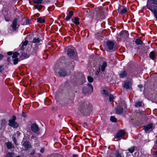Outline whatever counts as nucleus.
Instances as JSON below:
<instances>
[{
	"label": "nucleus",
	"mask_w": 157,
	"mask_h": 157,
	"mask_svg": "<svg viewBox=\"0 0 157 157\" xmlns=\"http://www.w3.org/2000/svg\"><path fill=\"white\" fill-rule=\"evenodd\" d=\"M3 58V56L2 54H0V60L2 59Z\"/></svg>",
	"instance_id": "5fc2aeb1"
},
{
	"label": "nucleus",
	"mask_w": 157,
	"mask_h": 157,
	"mask_svg": "<svg viewBox=\"0 0 157 157\" xmlns=\"http://www.w3.org/2000/svg\"><path fill=\"white\" fill-rule=\"evenodd\" d=\"M125 134V132L124 130H121L117 132L115 138L121 140L124 136Z\"/></svg>",
	"instance_id": "423d86ee"
},
{
	"label": "nucleus",
	"mask_w": 157,
	"mask_h": 157,
	"mask_svg": "<svg viewBox=\"0 0 157 157\" xmlns=\"http://www.w3.org/2000/svg\"><path fill=\"white\" fill-rule=\"evenodd\" d=\"M92 106V105L88 102L84 103L81 106V107H91Z\"/></svg>",
	"instance_id": "4be33fe9"
},
{
	"label": "nucleus",
	"mask_w": 157,
	"mask_h": 157,
	"mask_svg": "<svg viewBox=\"0 0 157 157\" xmlns=\"http://www.w3.org/2000/svg\"><path fill=\"white\" fill-rule=\"evenodd\" d=\"M114 46V43L111 41H108L107 43V48L109 50H112L113 49Z\"/></svg>",
	"instance_id": "ddd939ff"
},
{
	"label": "nucleus",
	"mask_w": 157,
	"mask_h": 157,
	"mask_svg": "<svg viewBox=\"0 0 157 157\" xmlns=\"http://www.w3.org/2000/svg\"><path fill=\"white\" fill-rule=\"evenodd\" d=\"M107 66V63L106 62H104L101 66V71H104L105 68Z\"/></svg>",
	"instance_id": "a878e982"
},
{
	"label": "nucleus",
	"mask_w": 157,
	"mask_h": 157,
	"mask_svg": "<svg viewBox=\"0 0 157 157\" xmlns=\"http://www.w3.org/2000/svg\"><path fill=\"white\" fill-rule=\"evenodd\" d=\"M91 109H78L77 114L80 116H86L90 115L91 111Z\"/></svg>",
	"instance_id": "f257e3e1"
},
{
	"label": "nucleus",
	"mask_w": 157,
	"mask_h": 157,
	"mask_svg": "<svg viewBox=\"0 0 157 157\" xmlns=\"http://www.w3.org/2000/svg\"><path fill=\"white\" fill-rule=\"evenodd\" d=\"M36 9H38L39 10L41 9L42 6L40 5H37L35 6Z\"/></svg>",
	"instance_id": "a19ab883"
},
{
	"label": "nucleus",
	"mask_w": 157,
	"mask_h": 157,
	"mask_svg": "<svg viewBox=\"0 0 157 157\" xmlns=\"http://www.w3.org/2000/svg\"><path fill=\"white\" fill-rule=\"evenodd\" d=\"M120 107H121V108H124L126 107V105L124 103H123L122 105H120Z\"/></svg>",
	"instance_id": "de8ad7c7"
},
{
	"label": "nucleus",
	"mask_w": 157,
	"mask_h": 157,
	"mask_svg": "<svg viewBox=\"0 0 157 157\" xmlns=\"http://www.w3.org/2000/svg\"><path fill=\"white\" fill-rule=\"evenodd\" d=\"M30 128L31 131L33 132H36L39 130V127L38 125L35 123L32 124Z\"/></svg>",
	"instance_id": "1a4fd4ad"
},
{
	"label": "nucleus",
	"mask_w": 157,
	"mask_h": 157,
	"mask_svg": "<svg viewBox=\"0 0 157 157\" xmlns=\"http://www.w3.org/2000/svg\"><path fill=\"white\" fill-rule=\"evenodd\" d=\"M138 87L140 88V89H141V88H143V86L142 85H139L138 86Z\"/></svg>",
	"instance_id": "6e6d98bb"
},
{
	"label": "nucleus",
	"mask_w": 157,
	"mask_h": 157,
	"mask_svg": "<svg viewBox=\"0 0 157 157\" xmlns=\"http://www.w3.org/2000/svg\"><path fill=\"white\" fill-rule=\"evenodd\" d=\"M52 110H53L54 109L52 108Z\"/></svg>",
	"instance_id": "338daca9"
},
{
	"label": "nucleus",
	"mask_w": 157,
	"mask_h": 157,
	"mask_svg": "<svg viewBox=\"0 0 157 157\" xmlns=\"http://www.w3.org/2000/svg\"><path fill=\"white\" fill-rule=\"evenodd\" d=\"M5 144L8 149H11L14 147V145L12 144V143L10 142L9 141L6 143Z\"/></svg>",
	"instance_id": "dca6fc26"
},
{
	"label": "nucleus",
	"mask_w": 157,
	"mask_h": 157,
	"mask_svg": "<svg viewBox=\"0 0 157 157\" xmlns=\"http://www.w3.org/2000/svg\"><path fill=\"white\" fill-rule=\"evenodd\" d=\"M67 55L69 56H72L75 54V52L72 49H68L67 52Z\"/></svg>",
	"instance_id": "f3484780"
},
{
	"label": "nucleus",
	"mask_w": 157,
	"mask_h": 157,
	"mask_svg": "<svg viewBox=\"0 0 157 157\" xmlns=\"http://www.w3.org/2000/svg\"><path fill=\"white\" fill-rule=\"evenodd\" d=\"M155 143L157 144V139L155 141Z\"/></svg>",
	"instance_id": "052dcab7"
},
{
	"label": "nucleus",
	"mask_w": 157,
	"mask_h": 157,
	"mask_svg": "<svg viewBox=\"0 0 157 157\" xmlns=\"http://www.w3.org/2000/svg\"><path fill=\"white\" fill-rule=\"evenodd\" d=\"M155 125L152 123H150L147 125H144V130L145 132L148 131H152L154 128Z\"/></svg>",
	"instance_id": "39448f33"
},
{
	"label": "nucleus",
	"mask_w": 157,
	"mask_h": 157,
	"mask_svg": "<svg viewBox=\"0 0 157 157\" xmlns=\"http://www.w3.org/2000/svg\"><path fill=\"white\" fill-rule=\"evenodd\" d=\"M72 157H78V155L76 154L73 155Z\"/></svg>",
	"instance_id": "864d4df0"
},
{
	"label": "nucleus",
	"mask_w": 157,
	"mask_h": 157,
	"mask_svg": "<svg viewBox=\"0 0 157 157\" xmlns=\"http://www.w3.org/2000/svg\"><path fill=\"white\" fill-rule=\"evenodd\" d=\"M128 8L124 6H119L118 11L120 14H122L126 13L128 11Z\"/></svg>",
	"instance_id": "0eeeda50"
},
{
	"label": "nucleus",
	"mask_w": 157,
	"mask_h": 157,
	"mask_svg": "<svg viewBox=\"0 0 157 157\" xmlns=\"http://www.w3.org/2000/svg\"><path fill=\"white\" fill-rule=\"evenodd\" d=\"M26 21V23L23 24V25H26L28 24L29 23L30 21L28 19L25 20Z\"/></svg>",
	"instance_id": "09e8293b"
},
{
	"label": "nucleus",
	"mask_w": 157,
	"mask_h": 157,
	"mask_svg": "<svg viewBox=\"0 0 157 157\" xmlns=\"http://www.w3.org/2000/svg\"><path fill=\"white\" fill-rule=\"evenodd\" d=\"M115 155L116 157H123L121 155V153L118 151H116Z\"/></svg>",
	"instance_id": "72a5a7b5"
},
{
	"label": "nucleus",
	"mask_w": 157,
	"mask_h": 157,
	"mask_svg": "<svg viewBox=\"0 0 157 157\" xmlns=\"http://www.w3.org/2000/svg\"><path fill=\"white\" fill-rule=\"evenodd\" d=\"M42 0H34L33 2L35 3L40 4L41 3Z\"/></svg>",
	"instance_id": "58836bf2"
},
{
	"label": "nucleus",
	"mask_w": 157,
	"mask_h": 157,
	"mask_svg": "<svg viewBox=\"0 0 157 157\" xmlns=\"http://www.w3.org/2000/svg\"><path fill=\"white\" fill-rule=\"evenodd\" d=\"M135 42L137 44H141L142 43V41L140 39H136Z\"/></svg>",
	"instance_id": "f704fd0d"
},
{
	"label": "nucleus",
	"mask_w": 157,
	"mask_h": 157,
	"mask_svg": "<svg viewBox=\"0 0 157 157\" xmlns=\"http://www.w3.org/2000/svg\"><path fill=\"white\" fill-rule=\"evenodd\" d=\"M51 102V100L50 99H47L45 101V104L46 105H49Z\"/></svg>",
	"instance_id": "79ce46f5"
},
{
	"label": "nucleus",
	"mask_w": 157,
	"mask_h": 157,
	"mask_svg": "<svg viewBox=\"0 0 157 157\" xmlns=\"http://www.w3.org/2000/svg\"><path fill=\"white\" fill-rule=\"evenodd\" d=\"M23 116L24 117H26V115H23Z\"/></svg>",
	"instance_id": "e2e57ef3"
},
{
	"label": "nucleus",
	"mask_w": 157,
	"mask_h": 157,
	"mask_svg": "<svg viewBox=\"0 0 157 157\" xmlns=\"http://www.w3.org/2000/svg\"><path fill=\"white\" fill-rule=\"evenodd\" d=\"M16 117L15 115L12 116V118L10 119L9 121L8 125L14 128H16L19 126V124L16 121Z\"/></svg>",
	"instance_id": "20e7f679"
},
{
	"label": "nucleus",
	"mask_w": 157,
	"mask_h": 157,
	"mask_svg": "<svg viewBox=\"0 0 157 157\" xmlns=\"http://www.w3.org/2000/svg\"><path fill=\"white\" fill-rule=\"evenodd\" d=\"M19 55V54L17 52H14L13 53L12 58L13 59V61L14 64H17L18 62V59H17L18 56Z\"/></svg>",
	"instance_id": "9b49d317"
},
{
	"label": "nucleus",
	"mask_w": 157,
	"mask_h": 157,
	"mask_svg": "<svg viewBox=\"0 0 157 157\" xmlns=\"http://www.w3.org/2000/svg\"><path fill=\"white\" fill-rule=\"evenodd\" d=\"M101 93L103 94L106 97H107L109 95V94L108 93V91H107L106 90L104 89L103 88L102 89Z\"/></svg>",
	"instance_id": "393cba45"
},
{
	"label": "nucleus",
	"mask_w": 157,
	"mask_h": 157,
	"mask_svg": "<svg viewBox=\"0 0 157 157\" xmlns=\"http://www.w3.org/2000/svg\"><path fill=\"white\" fill-rule=\"evenodd\" d=\"M147 8L152 11L154 13V16L157 20V7H155L154 8H153L150 6L147 5Z\"/></svg>",
	"instance_id": "9d476101"
},
{
	"label": "nucleus",
	"mask_w": 157,
	"mask_h": 157,
	"mask_svg": "<svg viewBox=\"0 0 157 157\" xmlns=\"http://www.w3.org/2000/svg\"><path fill=\"white\" fill-rule=\"evenodd\" d=\"M6 121L5 119H2V120L1 124L2 125H6Z\"/></svg>",
	"instance_id": "c03bdc74"
},
{
	"label": "nucleus",
	"mask_w": 157,
	"mask_h": 157,
	"mask_svg": "<svg viewBox=\"0 0 157 157\" xmlns=\"http://www.w3.org/2000/svg\"><path fill=\"white\" fill-rule=\"evenodd\" d=\"M128 151L130 153H133L135 150V147L134 146H132L131 148H129L128 149Z\"/></svg>",
	"instance_id": "c85d7f7f"
},
{
	"label": "nucleus",
	"mask_w": 157,
	"mask_h": 157,
	"mask_svg": "<svg viewBox=\"0 0 157 157\" xmlns=\"http://www.w3.org/2000/svg\"><path fill=\"white\" fill-rule=\"evenodd\" d=\"M39 155L40 157H41V156L42 157L41 155L40 154H39Z\"/></svg>",
	"instance_id": "680f3d73"
},
{
	"label": "nucleus",
	"mask_w": 157,
	"mask_h": 157,
	"mask_svg": "<svg viewBox=\"0 0 157 157\" xmlns=\"http://www.w3.org/2000/svg\"><path fill=\"white\" fill-rule=\"evenodd\" d=\"M23 56H25L24 57H25V58H27L28 57L27 55L25 54Z\"/></svg>",
	"instance_id": "4d7b16f0"
},
{
	"label": "nucleus",
	"mask_w": 157,
	"mask_h": 157,
	"mask_svg": "<svg viewBox=\"0 0 157 157\" xmlns=\"http://www.w3.org/2000/svg\"><path fill=\"white\" fill-rule=\"evenodd\" d=\"M14 154L13 153L8 152L7 154V157H13Z\"/></svg>",
	"instance_id": "c9c22d12"
},
{
	"label": "nucleus",
	"mask_w": 157,
	"mask_h": 157,
	"mask_svg": "<svg viewBox=\"0 0 157 157\" xmlns=\"http://www.w3.org/2000/svg\"><path fill=\"white\" fill-rule=\"evenodd\" d=\"M59 74L61 76H63L67 75V73L63 68L60 69L58 71Z\"/></svg>",
	"instance_id": "4468645a"
},
{
	"label": "nucleus",
	"mask_w": 157,
	"mask_h": 157,
	"mask_svg": "<svg viewBox=\"0 0 157 157\" xmlns=\"http://www.w3.org/2000/svg\"><path fill=\"white\" fill-rule=\"evenodd\" d=\"M75 139H76V138H75L74 139V142H75Z\"/></svg>",
	"instance_id": "69168bd1"
},
{
	"label": "nucleus",
	"mask_w": 157,
	"mask_h": 157,
	"mask_svg": "<svg viewBox=\"0 0 157 157\" xmlns=\"http://www.w3.org/2000/svg\"><path fill=\"white\" fill-rule=\"evenodd\" d=\"M153 155L154 157H157V150L154 152Z\"/></svg>",
	"instance_id": "8fccbe9b"
},
{
	"label": "nucleus",
	"mask_w": 157,
	"mask_h": 157,
	"mask_svg": "<svg viewBox=\"0 0 157 157\" xmlns=\"http://www.w3.org/2000/svg\"><path fill=\"white\" fill-rule=\"evenodd\" d=\"M35 153V149H33L32 151L29 153V155H34Z\"/></svg>",
	"instance_id": "49530a36"
},
{
	"label": "nucleus",
	"mask_w": 157,
	"mask_h": 157,
	"mask_svg": "<svg viewBox=\"0 0 157 157\" xmlns=\"http://www.w3.org/2000/svg\"><path fill=\"white\" fill-rule=\"evenodd\" d=\"M87 80L89 82L91 83L93 81V78L91 76H88L87 77Z\"/></svg>",
	"instance_id": "473e14b6"
},
{
	"label": "nucleus",
	"mask_w": 157,
	"mask_h": 157,
	"mask_svg": "<svg viewBox=\"0 0 157 157\" xmlns=\"http://www.w3.org/2000/svg\"><path fill=\"white\" fill-rule=\"evenodd\" d=\"M12 54V52H7V54L8 55H11Z\"/></svg>",
	"instance_id": "603ef678"
},
{
	"label": "nucleus",
	"mask_w": 157,
	"mask_h": 157,
	"mask_svg": "<svg viewBox=\"0 0 157 157\" xmlns=\"http://www.w3.org/2000/svg\"><path fill=\"white\" fill-rule=\"evenodd\" d=\"M127 75L126 72L125 71H123L121 72L120 74V77L121 78L125 77Z\"/></svg>",
	"instance_id": "b1692460"
},
{
	"label": "nucleus",
	"mask_w": 157,
	"mask_h": 157,
	"mask_svg": "<svg viewBox=\"0 0 157 157\" xmlns=\"http://www.w3.org/2000/svg\"><path fill=\"white\" fill-rule=\"evenodd\" d=\"M17 19H16L13 22L12 27L14 30H16L17 29Z\"/></svg>",
	"instance_id": "2eb2a0df"
},
{
	"label": "nucleus",
	"mask_w": 157,
	"mask_h": 157,
	"mask_svg": "<svg viewBox=\"0 0 157 157\" xmlns=\"http://www.w3.org/2000/svg\"><path fill=\"white\" fill-rule=\"evenodd\" d=\"M144 104L141 101L136 102L135 104V106L136 107H142L144 106Z\"/></svg>",
	"instance_id": "aec40b11"
},
{
	"label": "nucleus",
	"mask_w": 157,
	"mask_h": 157,
	"mask_svg": "<svg viewBox=\"0 0 157 157\" xmlns=\"http://www.w3.org/2000/svg\"><path fill=\"white\" fill-rule=\"evenodd\" d=\"M12 138L13 140V142H14V144L16 145H18V144H17V139H16L15 137L13 136H12Z\"/></svg>",
	"instance_id": "4c0bfd02"
},
{
	"label": "nucleus",
	"mask_w": 157,
	"mask_h": 157,
	"mask_svg": "<svg viewBox=\"0 0 157 157\" xmlns=\"http://www.w3.org/2000/svg\"><path fill=\"white\" fill-rule=\"evenodd\" d=\"M28 41L25 40V41H23L21 43L22 46L21 48L23 49L24 48V46H26L28 44Z\"/></svg>",
	"instance_id": "7c9ffc66"
},
{
	"label": "nucleus",
	"mask_w": 157,
	"mask_h": 157,
	"mask_svg": "<svg viewBox=\"0 0 157 157\" xmlns=\"http://www.w3.org/2000/svg\"><path fill=\"white\" fill-rule=\"evenodd\" d=\"M110 121L113 122H116L117 121V119L114 116H111L110 118Z\"/></svg>",
	"instance_id": "cd10ccee"
},
{
	"label": "nucleus",
	"mask_w": 157,
	"mask_h": 157,
	"mask_svg": "<svg viewBox=\"0 0 157 157\" xmlns=\"http://www.w3.org/2000/svg\"><path fill=\"white\" fill-rule=\"evenodd\" d=\"M149 1L151 4H157V0H149Z\"/></svg>",
	"instance_id": "ea45409f"
},
{
	"label": "nucleus",
	"mask_w": 157,
	"mask_h": 157,
	"mask_svg": "<svg viewBox=\"0 0 157 157\" xmlns=\"http://www.w3.org/2000/svg\"><path fill=\"white\" fill-rule=\"evenodd\" d=\"M100 71V67H99L98 69L97 70V71L95 72V74L96 75H98L99 74V73Z\"/></svg>",
	"instance_id": "a18cd8bd"
},
{
	"label": "nucleus",
	"mask_w": 157,
	"mask_h": 157,
	"mask_svg": "<svg viewBox=\"0 0 157 157\" xmlns=\"http://www.w3.org/2000/svg\"><path fill=\"white\" fill-rule=\"evenodd\" d=\"M38 107V106H35V105H34L33 106V107Z\"/></svg>",
	"instance_id": "bf43d9fd"
},
{
	"label": "nucleus",
	"mask_w": 157,
	"mask_h": 157,
	"mask_svg": "<svg viewBox=\"0 0 157 157\" xmlns=\"http://www.w3.org/2000/svg\"><path fill=\"white\" fill-rule=\"evenodd\" d=\"M144 114V111H139V113H137L136 115L137 117L135 119L136 121L135 123L138 126H140L143 124V121H142V115Z\"/></svg>",
	"instance_id": "7ed1b4c3"
},
{
	"label": "nucleus",
	"mask_w": 157,
	"mask_h": 157,
	"mask_svg": "<svg viewBox=\"0 0 157 157\" xmlns=\"http://www.w3.org/2000/svg\"><path fill=\"white\" fill-rule=\"evenodd\" d=\"M40 41V39L38 38H35L33 39V43H39Z\"/></svg>",
	"instance_id": "2f4dec72"
},
{
	"label": "nucleus",
	"mask_w": 157,
	"mask_h": 157,
	"mask_svg": "<svg viewBox=\"0 0 157 157\" xmlns=\"http://www.w3.org/2000/svg\"><path fill=\"white\" fill-rule=\"evenodd\" d=\"M73 15V12L72 11H70L69 13V15L66 17L65 18V20L67 21H68L71 18Z\"/></svg>",
	"instance_id": "412c9836"
},
{
	"label": "nucleus",
	"mask_w": 157,
	"mask_h": 157,
	"mask_svg": "<svg viewBox=\"0 0 157 157\" xmlns=\"http://www.w3.org/2000/svg\"><path fill=\"white\" fill-rule=\"evenodd\" d=\"M132 82L131 80L126 81L125 82L123 85V87L124 88L128 89L130 88L132 86Z\"/></svg>",
	"instance_id": "f8f14e48"
},
{
	"label": "nucleus",
	"mask_w": 157,
	"mask_h": 157,
	"mask_svg": "<svg viewBox=\"0 0 157 157\" xmlns=\"http://www.w3.org/2000/svg\"><path fill=\"white\" fill-rule=\"evenodd\" d=\"M74 23L76 25H78L79 24L78 21V17H75V21H74Z\"/></svg>",
	"instance_id": "e433bc0d"
},
{
	"label": "nucleus",
	"mask_w": 157,
	"mask_h": 157,
	"mask_svg": "<svg viewBox=\"0 0 157 157\" xmlns=\"http://www.w3.org/2000/svg\"><path fill=\"white\" fill-rule=\"evenodd\" d=\"M16 157H21V156H20L18 155Z\"/></svg>",
	"instance_id": "0e129e2a"
},
{
	"label": "nucleus",
	"mask_w": 157,
	"mask_h": 157,
	"mask_svg": "<svg viewBox=\"0 0 157 157\" xmlns=\"http://www.w3.org/2000/svg\"><path fill=\"white\" fill-rule=\"evenodd\" d=\"M116 113L119 114L121 115L122 114V113L123 112L124 109H116Z\"/></svg>",
	"instance_id": "6ab92c4d"
},
{
	"label": "nucleus",
	"mask_w": 157,
	"mask_h": 157,
	"mask_svg": "<svg viewBox=\"0 0 157 157\" xmlns=\"http://www.w3.org/2000/svg\"><path fill=\"white\" fill-rule=\"evenodd\" d=\"M23 146L25 147V150L27 151L32 147V145L30 142L28 140H26L24 141L22 145Z\"/></svg>",
	"instance_id": "6e6552de"
},
{
	"label": "nucleus",
	"mask_w": 157,
	"mask_h": 157,
	"mask_svg": "<svg viewBox=\"0 0 157 157\" xmlns=\"http://www.w3.org/2000/svg\"><path fill=\"white\" fill-rule=\"evenodd\" d=\"M121 35L124 38H126L128 36V31H124L121 33Z\"/></svg>",
	"instance_id": "a211bd4d"
},
{
	"label": "nucleus",
	"mask_w": 157,
	"mask_h": 157,
	"mask_svg": "<svg viewBox=\"0 0 157 157\" xmlns=\"http://www.w3.org/2000/svg\"><path fill=\"white\" fill-rule=\"evenodd\" d=\"M114 99V97L113 95H110L109 96V100L110 101H113Z\"/></svg>",
	"instance_id": "37998d69"
},
{
	"label": "nucleus",
	"mask_w": 157,
	"mask_h": 157,
	"mask_svg": "<svg viewBox=\"0 0 157 157\" xmlns=\"http://www.w3.org/2000/svg\"><path fill=\"white\" fill-rule=\"evenodd\" d=\"M44 151V148H42L40 150V152L42 153H43Z\"/></svg>",
	"instance_id": "3c124183"
},
{
	"label": "nucleus",
	"mask_w": 157,
	"mask_h": 157,
	"mask_svg": "<svg viewBox=\"0 0 157 157\" xmlns=\"http://www.w3.org/2000/svg\"><path fill=\"white\" fill-rule=\"evenodd\" d=\"M93 90V88L92 85L88 83L83 87L82 92L85 95H88L92 93Z\"/></svg>",
	"instance_id": "f03ea898"
},
{
	"label": "nucleus",
	"mask_w": 157,
	"mask_h": 157,
	"mask_svg": "<svg viewBox=\"0 0 157 157\" xmlns=\"http://www.w3.org/2000/svg\"><path fill=\"white\" fill-rule=\"evenodd\" d=\"M49 157H63V156L59 154L55 153L50 154Z\"/></svg>",
	"instance_id": "5701e85b"
},
{
	"label": "nucleus",
	"mask_w": 157,
	"mask_h": 157,
	"mask_svg": "<svg viewBox=\"0 0 157 157\" xmlns=\"http://www.w3.org/2000/svg\"><path fill=\"white\" fill-rule=\"evenodd\" d=\"M150 57L152 59H154L155 57V53L153 52H151L150 54Z\"/></svg>",
	"instance_id": "c756f323"
},
{
	"label": "nucleus",
	"mask_w": 157,
	"mask_h": 157,
	"mask_svg": "<svg viewBox=\"0 0 157 157\" xmlns=\"http://www.w3.org/2000/svg\"><path fill=\"white\" fill-rule=\"evenodd\" d=\"M37 21L40 23H43L45 22V21L43 17H40L38 18Z\"/></svg>",
	"instance_id": "bb28decb"
},
{
	"label": "nucleus",
	"mask_w": 157,
	"mask_h": 157,
	"mask_svg": "<svg viewBox=\"0 0 157 157\" xmlns=\"http://www.w3.org/2000/svg\"><path fill=\"white\" fill-rule=\"evenodd\" d=\"M84 124H85L86 126H87L88 125V124L86 122H84Z\"/></svg>",
	"instance_id": "13d9d810"
}]
</instances>
